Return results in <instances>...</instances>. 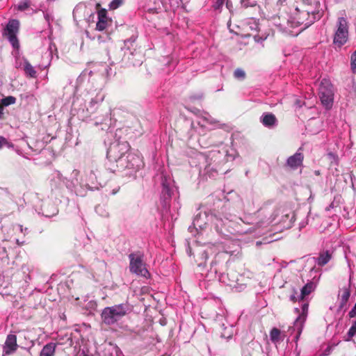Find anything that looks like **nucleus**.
<instances>
[{"mask_svg":"<svg viewBox=\"0 0 356 356\" xmlns=\"http://www.w3.org/2000/svg\"><path fill=\"white\" fill-rule=\"evenodd\" d=\"M332 259V253L329 250L323 251L319 254L317 258H315L316 263L320 266H323L327 264Z\"/></svg>","mask_w":356,"mask_h":356,"instance_id":"nucleus-27","label":"nucleus"},{"mask_svg":"<svg viewBox=\"0 0 356 356\" xmlns=\"http://www.w3.org/2000/svg\"><path fill=\"white\" fill-rule=\"evenodd\" d=\"M302 147H300L298 150L292 156H289L286 161V166L289 167L291 170H296L299 167L302 165L304 155L300 152Z\"/></svg>","mask_w":356,"mask_h":356,"instance_id":"nucleus-17","label":"nucleus"},{"mask_svg":"<svg viewBox=\"0 0 356 356\" xmlns=\"http://www.w3.org/2000/svg\"><path fill=\"white\" fill-rule=\"evenodd\" d=\"M216 251L217 248L216 245H213V246H207V248H205L201 253V259L206 261L209 258V254L216 253Z\"/></svg>","mask_w":356,"mask_h":356,"instance_id":"nucleus-32","label":"nucleus"},{"mask_svg":"<svg viewBox=\"0 0 356 356\" xmlns=\"http://www.w3.org/2000/svg\"><path fill=\"white\" fill-rule=\"evenodd\" d=\"M135 41L136 38L134 37H131V38L125 40L124 42V45L122 49L124 51L125 55L128 54V60L130 63L134 66H139L143 62V56L140 52L136 51V49H134V51H131V47L133 46Z\"/></svg>","mask_w":356,"mask_h":356,"instance_id":"nucleus-13","label":"nucleus"},{"mask_svg":"<svg viewBox=\"0 0 356 356\" xmlns=\"http://www.w3.org/2000/svg\"><path fill=\"white\" fill-rule=\"evenodd\" d=\"M86 185L81 176H80V172L78 170H74L71 173V178L66 180L65 186L72 193H74L77 196L84 197L86 195L88 191L87 187H84Z\"/></svg>","mask_w":356,"mask_h":356,"instance_id":"nucleus-6","label":"nucleus"},{"mask_svg":"<svg viewBox=\"0 0 356 356\" xmlns=\"http://www.w3.org/2000/svg\"><path fill=\"white\" fill-rule=\"evenodd\" d=\"M260 120L263 125L268 128H273L277 124V120L275 115L270 113H264Z\"/></svg>","mask_w":356,"mask_h":356,"instance_id":"nucleus-23","label":"nucleus"},{"mask_svg":"<svg viewBox=\"0 0 356 356\" xmlns=\"http://www.w3.org/2000/svg\"><path fill=\"white\" fill-rule=\"evenodd\" d=\"M188 229L192 232V227H189Z\"/></svg>","mask_w":356,"mask_h":356,"instance_id":"nucleus-63","label":"nucleus"},{"mask_svg":"<svg viewBox=\"0 0 356 356\" xmlns=\"http://www.w3.org/2000/svg\"><path fill=\"white\" fill-rule=\"evenodd\" d=\"M198 266L200 267V266H204V265L203 264L202 262H200Z\"/></svg>","mask_w":356,"mask_h":356,"instance_id":"nucleus-59","label":"nucleus"},{"mask_svg":"<svg viewBox=\"0 0 356 356\" xmlns=\"http://www.w3.org/2000/svg\"><path fill=\"white\" fill-rule=\"evenodd\" d=\"M56 344L53 342H50L46 344L42 349L40 356H54Z\"/></svg>","mask_w":356,"mask_h":356,"instance_id":"nucleus-30","label":"nucleus"},{"mask_svg":"<svg viewBox=\"0 0 356 356\" xmlns=\"http://www.w3.org/2000/svg\"><path fill=\"white\" fill-rule=\"evenodd\" d=\"M221 337H223V338H225V339H229V338H231L232 334H229V335L227 336L225 334H222Z\"/></svg>","mask_w":356,"mask_h":356,"instance_id":"nucleus-51","label":"nucleus"},{"mask_svg":"<svg viewBox=\"0 0 356 356\" xmlns=\"http://www.w3.org/2000/svg\"><path fill=\"white\" fill-rule=\"evenodd\" d=\"M17 348V337L15 334H8L3 345V355L13 353Z\"/></svg>","mask_w":356,"mask_h":356,"instance_id":"nucleus-19","label":"nucleus"},{"mask_svg":"<svg viewBox=\"0 0 356 356\" xmlns=\"http://www.w3.org/2000/svg\"><path fill=\"white\" fill-rule=\"evenodd\" d=\"M95 211L99 216L106 218L109 216L108 211L106 209L105 207L103 205H98L95 207Z\"/></svg>","mask_w":356,"mask_h":356,"instance_id":"nucleus-36","label":"nucleus"},{"mask_svg":"<svg viewBox=\"0 0 356 356\" xmlns=\"http://www.w3.org/2000/svg\"><path fill=\"white\" fill-rule=\"evenodd\" d=\"M319 96L322 104L327 108L330 107L333 103V86L329 80L323 79L319 87Z\"/></svg>","mask_w":356,"mask_h":356,"instance_id":"nucleus-12","label":"nucleus"},{"mask_svg":"<svg viewBox=\"0 0 356 356\" xmlns=\"http://www.w3.org/2000/svg\"><path fill=\"white\" fill-rule=\"evenodd\" d=\"M218 280L227 286H234L237 281V277L234 273H220L218 275Z\"/></svg>","mask_w":356,"mask_h":356,"instance_id":"nucleus-24","label":"nucleus"},{"mask_svg":"<svg viewBox=\"0 0 356 356\" xmlns=\"http://www.w3.org/2000/svg\"><path fill=\"white\" fill-rule=\"evenodd\" d=\"M3 106L0 104V120H1L3 118Z\"/></svg>","mask_w":356,"mask_h":356,"instance_id":"nucleus-49","label":"nucleus"},{"mask_svg":"<svg viewBox=\"0 0 356 356\" xmlns=\"http://www.w3.org/2000/svg\"><path fill=\"white\" fill-rule=\"evenodd\" d=\"M109 170H111V171L112 172H115L117 170H115V169H113V168H109Z\"/></svg>","mask_w":356,"mask_h":356,"instance_id":"nucleus-58","label":"nucleus"},{"mask_svg":"<svg viewBox=\"0 0 356 356\" xmlns=\"http://www.w3.org/2000/svg\"><path fill=\"white\" fill-rule=\"evenodd\" d=\"M315 174H316V175H319V174H320V172H319V171H316V172H315Z\"/></svg>","mask_w":356,"mask_h":356,"instance_id":"nucleus-61","label":"nucleus"},{"mask_svg":"<svg viewBox=\"0 0 356 356\" xmlns=\"http://www.w3.org/2000/svg\"><path fill=\"white\" fill-rule=\"evenodd\" d=\"M202 95H199V96H198V97H191V99H197V98H198V99H201V98H202Z\"/></svg>","mask_w":356,"mask_h":356,"instance_id":"nucleus-52","label":"nucleus"},{"mask_svg":"<svg viewBox=\"0 0 356 356\" xmlns=\"http://www.w3.org/2000/svg\"><path fill=\"white\" fill-rule=\"evenodd\" d=\"M4 146L8 148L13 147L12 143L9 142L6 138L0 136V149Z\"/></svg>","mask_w":356,"mask_h":356,"instance_id":"nucleus-38","label":"nucleus"},{"mask_svg":"<svg viewBox=\"0 0 356 356\" xmlns=\"http://www.w3.org/2000/svg\"><path fill=\"white\" fill-rule=\"evenodd\" d=\"M202 120L209 124H216L217 122L210 115L207 114L202 117Z\"/></svg>","mask_w":356,"mask_h":356,"instance_id":"nucleus-43","label":"nucleus"},{"mask_svg":"<svg viewBox=\"0 0 356 356\" xmlns=\"http://www.w3.org/2000/svg\"><path fill=\"white\" fill-rule=\"evenodd\" d=\"M111 70V69L105 63L92 64L90 70L88 72V70H85L81 74L78 80L82 79L87 74H88L90 76H91L92 74H97L102 78H107Z\"/></svg>","mask_w":356,"mask_h":356,"instance_id":"nucleus-16","label":"nucleus"},{"mask_svg":"<svg viewBox=\"0 0 356 356\" xmlns=\"http://www.w3.org/2000/svg\"><path fill=\"white\" fill-rule=\"evenodd\" d=\"M334 207V202H332L327 208L326 211H330L331 209H333Z\"/></svg>","mask_w":356,"mask_h":356,"instance_id":"nucleus-50","label":"nucleus"},{"mask_svg":"<svg viewBox=\"0 0 356 356\" xmlns=\"http://www.w3.org/2000/svg\"><path fill=\"white\" fill-rule=\"evenodd\" d=\"M222 268V264L220 263V256L217 254L216 255L214 259L211 262L210 264V273H213L215 275H219L221 273V270Z\"/></svg>","mask_w":356,"mask_h":356,"instance_id":"nucleus-25","label":"nucleus"},{"mask_svg":"<svg viewBox=\"0 0 356 356\" xmlns=\"http://www.w3.org/2000/svg\"><path fill=\"white\" fill-rule=\"evenodd\" d=\"M40 210L39 213L47 218L54 216L58 212L57 207L50 200H44Z\"/></svg>","mask_w":356,"mask_h":356,"instance_id":"nucleus-18","label":"nucleus"},{"mask_svg":"<svg viewBox=\"0 0 356 356\" xmlns=\"http://www.w3.org/2000/svg\"><path fill=\"white\" fill-rule=\"evenodd\" d=\"M111 349L112 353L111 354V356H113V353H114L116 356H123L122 351L118 346H111Z\"/></svg>","mask_w":356,"mask_h":356,"instance_id":"nucleus-44","label":"nucleus"},{"mask_svg":"<svg viewBox=\"0 0 356 356\" xmlns=\"http://www.w3.org/2000/svg\"><path fill=\"white\" fill-rule=\"evenodd\" d=\"M253 232V229L252 228H250L248 230H241V229H238L237 230V232H238L239 234H245V233H248V232Z\"/></svg>","mask_w":356,"mask_h":356,"instance_id":"nucleus-48","label":"nucleus"},{"mask_svg":"<svg viewBox=\"0 0 356 356\" xmlns=\"http://www.w3.org/2000/svg\"><path fill=\"white\" fill-rule=\"evenodd\" d=\"M51 48H52V47H51V44H50V46H49V49H50L51 51Z\"/></svg>","mask_w":356,"mask_h":356,"instance_id":"nucleus-64","label":"nucleus"},{"mask_svg":"<svg viewBox=\"0 0 356 356\" xmlns=\"http://www.w3.org/2000/svg\"><path fill=\"white\" fill-rule=\"evenodd\" d=\"M200 217H201V215L200 214H197L194 220H193V228H195L197 227H199L200 229H202V225L200 222Z\"/></svg>","mask_w":356,"mask_h":356,"instance_id":"nucleus-42","label":"nucleus"},{"mask_svg":"<svg viewBox=\"0 0 356 356\" xmlns=\"http://www.w3.org/2000/svg\"><path fill=\"white\" fill-rule=\"evenodd\" d=\"M45 19L48 21L49 20V17L48 15L45 16Z\"/></svg>","mask_w":356,"mask_h":356,"instance_id":"nucleus-62","label":"nucleus"},{"mask_svg":"<svg viewBox=\"0 0 356 356\" xmlns=\"http://www.w3.org/2000/svg\"><path fill=\"white\" fill-rule=\"evenodd\" d=\"M107 12L105 9H101L97 13L98 21L96 24V29L98 31L104 30L111 22V19L106 15Z\"/></svg>","mask_w":356,"mask_h":356,"instance_id":"nucleus-21","label":"nucleus"},{"mask_svg":"<svg viewBox=\"0 0 356 356\" xmlns=\"http://www.w3.org/2000/svg\"><path fill=\"white\" fill-rule=\"evenodd\" d=\"M19 31V22L18 19H12L8 21L6 27L3 29L2 35L6 37L13 48L15 50L19 49V42L17 38V34Z\"/></svg>","mask_w":356,"mask_h":356,"instance_id":"nucleus-9","label":"nucleus"},{"mask_svg":"<svg viewBox=\"0 0 356 356\" xmlns=\"http://www.w3.org/2000/svg\"><path fill=\"white\" fill-rule=\"evenodd\" d=\"M16 67L22 68L26 75L29 77L35 78L36 76V71L26 58H23V62L17 60Z\"/></svg>","mask_w":356,"mask_h":356,"instance_id":"nucleus-22","label":"nucleus"},{"mask_svg":"<svg viewBox=\"0 0 356 356\" xmlns=\"http://www.w3.org/2000/svg\"><path fill=\"white\" fill-rule=\"evenodd\" d=\"M76 11H77V9H76V8L73 11L74 17H75V15H76Z\"/></svg>","mask_w":356,"mask_h":356,"instance_id":"nucleus-55","label":"nucleus"},{"mask_svg":"<svg viewBox=\"0 0 356 356\" xmlns=\"http://www.w3.org/2000/svg\"><path fill=\"white\" fill-rule=\"evenodd\" d=\"M16 102V98L13 96H8L5 98H3L1 100V104L3 106H8L12 104H14Z\"/></svg>","mask_w":356,"mask_h":356,"instance_id":"nucleus-34","label":"nucleus"},{"mask_svg":"<svg viewBox=\"0 0 356 356\" xmlns=\"http://www.w3.org/2000/svg\"><path fill=\"white\" fill-rule=\"evenodd\" d=\"M128 149L129 144L127 142L113 143L107 150V158L110 162H115L118 168L119 161L125 158L124 156Z\"/></svg>","mask_w":356,"mask_h":356,"instance_id":"nucleus-10","label":"nucleus"},{"mask_svg":"<svg viewBox=\"0 0 356 356\" xmlns=\"http://www.w3.org/2000/svg\"><path fill=\"white\" fill-rule=\"evenodd\" d=\"M249 218H250V216L245 217L244 218H238L234 215H232L230 213H225L222 214V216H216L215 217V224L216 229L218 232H222V227L223 225H226L228 222H236L237 223H239L238 221L242 222L243 223L250 225L252 224V222H250L249 220Z\"/></svg>","mask_w":356,"mask_h":356,"instance_id":"nucleus-14","label":"nucleus"},{"mask_svg":"<svg viewBox=\"0 0 356 356\" xmlns=\"http://www.w3.org/2000/svg\"><path fill=\"white\" fill-rule=\"evenodd\" d=\"M234 77L238 80H244L246 76L245 72L241 68H236L234 72Z\"/></svg>","mask_w":356,"mask_h":356,"instance_id":"nucleus-35","label":"nucleus"},{"mask_svg":"<svg viewBox=\"0 0 356 356\" xmlns=\"http://www.w3.org/2000/svg\"><path fill=\"white\" fill-rule=\"evenodd\" d=\"M66 180L68 179L64 177L60 172L56 170L51 174V186L52 191L60 190L63 184L65 185Z\"/></svg>","mask_w":356,"mask_h":356,"instance_id":"nucleus-20","label":"nucleus"},{"mask_svg":"<svg viewBox=\"0 0 356 356\" xmlns=\"http://www.w3.org/2000/svg\"><path fill=\"white\" fill-rule=\"evenodd\" d=\"M31 6V1L30 0H24L22 1H20L17 7V9L19 11H24L26 9H28Z\"/></svg>","mask_w":356,"mask_h":356,"instance_id":"nucleus-37","label":"nucleus"},{"mask_svg":"<svg viewBox=\"0 0 356 356\" xmlns=\"http://www.w3.org/2000/svg\"><path fill=\"white\" fill-rule=\"evenodd\" d=\"M350 296V291L349 287H343L342 289V293L339 298V309L342 310L346 308Z\"/></svg>","mask_w":356,"mask_h":356,"instance_id":"nucleus-26","label":"nucleus"},{"mask_svg":"<svg viewBox=\"0 0 356 356\" xmlns=\"http://www.w3.org/2000/svg\"><path fill=\"white\" fill-rule=\"evenodd\" d=\"M284 18H286L285 17H274L273 21V24L275 26H276L281 31H282L283 33H286V31H284V30H282L281 29V27L280 26H278L277 24H280V23H283L284 21H283V19Z\"/></svg>","mask_w":356,"mask_h":356,"instance_id":"nucleus-41","label":"nucleus"},{"mask_svg":"<svg viewBox=\"0 0 356 356\" xmlns=\"http://www.w3.org/2000/svg\"><path fill=\"white\" fill-rule=\"evenodd\" d=\"M241 3L244 8L253 7L256 6V1L251 0H241Z\"/></svg>","mask_w":356,"mask_h":356,"instance_id":"nucleus-40","label":"nucleus"},{"mask_svg":"<svg viewBox=\"0 0 356 356\" xmlns=\"http://www.w3.org/2000/svg\"><path fill=\"white\" fill-rule=\"evenodd\" d=\"M316 288V284L313 282H307L300 290V293L299 295V298L300 300H304L305 297L309 295L312 291H314Z\"/></svg>","mask_w":356,"mask_h":356,"instance_id":"nucleus-28","label":"nucleus"},{"mask_svg":"<svg viewBox=\"0 0 356 356\" xmlns=\"http://www.w3.org/2000/svg\"><path fill=\"white\" fill-rule=\"evenodd\" d=\"M104 95L103 93H102V92L100 91H98L97 93H96V95L95 97H92L90 100V102H89V107H90V109L93 111L94 110L96 109L97 108V106L98 104H99L101 102H103L104 99Z\"/></svg>","mask_w":356,"mask_h":356,"instance_id":"nucleus-29","label":"nucleus"},{"mask_svg":"<svg viewBox=\"0 0 356 356\" xmlns=\"http://www.w3.org/2000/svg\"><path fill=\"white\" fill-rule=\"evenodd\" d=\"M308 308H309V304L308 302H303L301 305V308H296L295 312L298 314V317L296 318L293 325L292 327V329L293 331H296L297 335L296 337V339H298L300 337L303 326L305 324V322L307 319V314H308Z\"/></svg>","mask_w":356,"mask_h":356,"instance_id":"nucleus-15","label":"nucleus"},{"mask_svg":"<svg viewBox=\"0 0 356 356\" xmlns=\"http://www.w3.org/2000/svg\"><path fill=\"white\" fill-rule=\"evenodd\" d=\"M321 16L322 13L319 10L314 9L311 1L300 0L293 6L289 17L283 19L284 22L277 24L286 34L297 36Z\"/></svg>","mask_w":356,"mask_h":356,"instance_id":"nucleus-1","label":"nucleus"},{"mask_svg":"<svg viewBox=\"0 0 356 356\" xmlns=\"http://www.w3.org/2000/svg\"><path fill=\"white\" fill-rule=\"evenodd\" d=\"M305 226V222H301L300 223V228H302Z\"/></svg>","mask_w":356,"mask_h":356,"instance_id":"nucleus-54","label":"nucleus"},{"mask_svg":"<svg viewBox=\"0 0 356 356\" xmlns=\"http://www.w3.org/2000/svg\"><path fill=\"white\" fill-rule=\"evenodd\" d=\"M348 316L350 318H354L356 316V302H355L354 307L349 312Z\"/></svg>","mask_w":356,"mask_h":356,"instance_id":"nucleus-46","label":"nucleus"},{"mask_svg":"<svg viewBox=\"0 0 356 356\" xmlns=\"http://www.w3.org/2000/svg\"><path fill=\"white\" fill-rule=\"evenodd\" d=\"M355 336H356V320L353 321L351 327L348 330L347 333V338L345 340L349 341Z\"/></svg>","mask_w":356,"mask_h":356,"instance_id":"nucleus-33","label":"nucleus"},{"mask_svg":"<svg viewBox=\"0 0 356 356\" xmlns=\"http://www.w3.org/2000/svg\"><path fill=\"white\" fill-rule=\"evenodd\" d=\"M224 2L225 0H217L213 4V8L215 10H219L220 8H222V5L224 4Z\"/></svg>","mask_w":356,"mask_h":356,"instance_id":"nucleus-45","label":"nucleus"},{"mask_svg":"<svg viewBox=\"0 0 356 356\" xmlns=\"http://www.w3.org/2000/svg\"><path fill=\"white\" fill-rule=\"evenodd\" d=\"M118 191V190H113V192H112V194L115 195Z\"/></svg>","mask_w":356,"mask_h":356,"instance_id":"nucleus-57","label":"nucleus"},{"mask_svg":"<svg viewBox=\"0 0 356 356\" xmlns=\"http://www.w3.org/2000/svg\"><path fill=\"white\" fill-rule=\"evenodd\" d=\"M17 153L19 155H22V152H21V151H19V150H17Z\"/></svg>","mask_w":356,"mask_h":356,"instance_id":"nucleus-60","label":"nucleus"},{"mask_svg":"<svg viewBox=\"0 0 356 356\" xmlns=\"http://www.w3.org/2000/svg\"><path fill=\"white\" fill-rule=\"evenodd\" d=\"M290 300L293 302H296L297 300L298 301H302V300H300L299 298V295L298 296H296L295 294H292L291 296H290Z\"/></svg>","mask_w":356,"mask_h":356,"instance_id":"nucleus-47","label":"nucleus"},{"mask_svg":"<svg viewBox=\"0 0 356 356\" xmlns=\"http://www.w3.org/2000/svg\"><path fill=\"white\" fill-rule=\"evenodd\" d=\"M143 257L144 255L140 252L131 253L129 255V271L138 276L148 278L150 274L146 268L145 263L143 261Z\"/></svg>","mask_w":356,"mask_h":356,"instance_id":"nucleus-5","label":"nucleus"},{"mask_svg":"<svg viewBox=\"0 0 356 356\" xmlns=\"http://www.w3.org/2000/svg\"><path fill=\"white\" fill-rule=\"evenodd\" d=\"M16 242L18 245H21L23 244V242H19V241L18 239L16 240Z\"/></svg>","mask_w":356,"mask_h":356,"instance_id":"nucleus-53","label":"nucleus"},{"mask_svg":"<svg viewBox=\"0 0 356 356\" xmlns=\"http://www.w3.org/2000/svg\"><path fill=\"white\" fill-rule=\"evenodd\" d=\"M348 39V26L347 20L341 17H339L337 23V30L334 35V44L338 47H342Z\"/></svg>","mask_w":356,"mask_h":356,"instance_id":"nucleus-11","label":"nucleus"},{"mask_svg":"<svg viewBox=\"0 0 356 356\" xmlns=\"http://www.w3.org/2000/svg\"><path fill=\"white\" fill-rule=\"evenodd\" d=\"M161 201L163 207L168 208L169 207L170 200L177 189L170 175L162 174L161 176Z\"/></svg>","mask_w":356,"mask_h":356,"instance_id":"nucleus-7","label":"nucleus"},{"mask_svg":"<svg viewBox=\"0 0 356 356\" xmlns=\"http://www.w3.org/2000/svg\"><path fill=\"white\" fill-rule=\"evenodd\" d=\"M18 227H19V228L20 231H21V232H23V227H22V225H18Z\"/></svg>","mask_w":356,"mask_h":356,"instance_id":"nucleus-56","label":"nucleus"},{"mask_svg":"<svg viewBox=\"0 0 356 356\" xmlns=\"http://www.w3.org/2000/svg\"><path fill=\"white\" fill-rule=\"evenodd\" d=\"M122 3V0H113L109 3V8L111 10L117 9Z\"/></svg>","mask_w":356,"mask_h":356,"instance_id":"nucleus-39","label":"nucleus"},{"mask_svg":"<svg viewBox=\"0 0 356 356\" xmlns=\"http://www.w3.org/2000/svg\"><path fill=\"white\" fill-rule=\"evenodd\" d=\"M270 339L273 343H277L282 340L281 338V332L279 329L273 327L270 332Z\"/></svg>","mask_w":356,"mask_h":356,"instance_id":"nucleus-31","label":"nucleus"},{"mask_svg":"<svg viewBox=\"0 0 356 356\" xmlns=\"http://www.w3.org/2000/svg\"><path fill=\"white\" fill-rule=\"evenodd\" d=\"M227 151L224 149L222 152L218 149H213L209 151L207 154L199 153L196 155L195 159L198 161L200 170L204 167L205 173L210 177H214L217 174V171L213 168H210L211 164L214 165H220L222 163L227 161L226 156Z\"/></svg>","mask_w":356,"mask_h":356,"instance_id":"nucleus-2","label":"nucleus"},{"mask_svg":"<svg viewBox=\"0 0 356 356\" xmlns=\"http://www.w3.org/2000/svg\"><path fill=\"white\" fill-rule=\"evenodd\" d=\"M88 191L99 190L106 184L105 179L100 175L98 165L95 162L91 163L85 169L81 175Z\"/></svg>","mask_w":356,"mask_h":356,"instance_id":"nucleus-3","label":"nucleus"},{"mask_svg":"<svg viewBox=\"0 0 356 356\" xmlns=\"http://www.w3.org/2000/svg\"><path fill=\"white\" fill-rule=\"evenodd\" d=\"M130 311L128 303H122L105 307L102 312V321L106 325H113L120 320Z\"/></svg>","mask_w":356,"mask_h":356,"instance_id":"nucleus-4","label":"nucleus"},{"mask_svg":"<svg viewBox=\"0 0 356 356\" xmlns=\"http://www.w3.org/2000/svg\"><path fill=\"white\" fill-rule=\"evenodd\" d=\"M119 167L118 170H130V174L136 172L143 167V161L141 156L138 154L129 152L124 159L119 161Z\"/></svg>","mask_w":356,"mask_h":356,"instance_id":"nucleus-8","label":"nucleus"}]
</instances>
